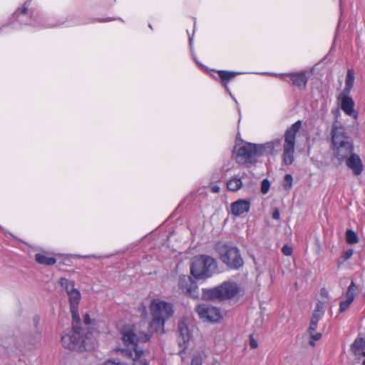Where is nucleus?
<instances>
[{
	"label": "nucleus",
	"instance_id": "obj_47",
	"mask_svg": "<svg viewBox=\"0 0 365 365\" xmlns=\"http://www.w3.org/2000/svg\"><path fill=\"white\" fill-rule=\"evenodd\" d=\"M192 38H189V41H190V44H191V43H192Z\"/></svg>",
	"mask_w": 365,
	"mask_h": 365
},
{
	"label": "nucleus",
	"instance_id": "obj_16",
	"mask_svg": "<svg viewBox=\"0 0 365 365\" xmlns=\"http://www.w3.org/2000/svg\"><path fill=\"white\" fill-rule=\"evenodd\" d=\"M239 73L234 71H228L221 70L218 71L219 77L222 81V86L225 87L226 91L230 93V89L227 86V83L230 81L234 79Z\"/></svg>",
	"mask_w": 365,
	"mask_h": 365
},
{
	"label": "nucleus",
	"instance_id": "obj_41",
	"mask_svg": "<svg viewBox=\"0 0 365 365\" xmlns=\"http://www.w3.org/2000/svg\"><path fill=\"white\" fill-rule=\"evenodd\" d=\"M250 345L252 349H256L258 346V344L256 340L252 337L250 338Z\"/></svg>",
	"mask_w": 365,
	"mask_h": 365
},
{
	"label": "nucleus",
	"instance_id": "obj_33",
	"mask_svg": "<svg viewBox=\"0 0 365 365\" xmlns=\"http://www.w3.org/2000/svg\"><path fill=\"white\" fill-rule=\"evenodd\" d=\"M354 251L352 249H349L346 251H345L341 256L343 262L349 259L352 257Z\"/></svg>",
	"mask_w": 365,
	"mask_h": 365
},
{
	"label": "nucleus",
	"instance_id": "obj_25",
	"mask_svg": "<svg viewBox=\"0 0 365 365\" xmlns=\"http://www.w3.org/2000/svg\"><path fill=\"white\" fill-rule=\"evenodd\" d=\"M346 240L349 245H354L359 242L356 233L352 230H347L346 232Z\"/></svg>",
	"mask_w": 365,
	"mask_h": 365
},
{
	"label": "nucleus",
	"instance_id": "obj_46",
	"mask_svg": "<svg viewBox=\"0 0 365 365\" xmlns=\"http://www.w3.org/2000/svg\"><path fill=\"white\" fill-rule=\"evenodd\" d=\"M360 355H362L363 356H365V349H363L362 351H361V354Z\"/></svg>",
	"mask_w": 365,
	"mask_h": 365
},
{
	"label": "nucleus",
	"instance_id": "obj_22",
	"mask_svg": "<svg viewBox=\"0 0 365 365\" xmlns=\"http://www.w3.org/2000/svg\"><path fill=\"white\" fill-rule=\"evenodd\" d=\"M59 284L64 288L67 294L73 292V290H76L75 288V283L73 281L69 280L65 277H61L59 279Z\"/></svg>",
	"mask_w": 365,
	"mask_h": 365
},
{
	"label": "nucleus",
	"instance_id": "obj_5",
	"mask_svg": "<svg viewBox=\"0 0 365 365\" xmlns=\"http://www.w3.org/2000/svg\"><path fill=\"white\" fill-rule=\"evenodd\" d=\"M220 261L231 270H239L244 266V259L238 247L231 242H218L215 246Z\"/></svg>",
	"mask_w": 365,
	"mask_h": 365
},
{
	"label": "nucleus",
	"instance_id": "obj_31",
	"mask_svg": "<svg viewBox=\"0 0 365 365\" xmlns=\"http://www.w3.org/2000/svg\"><path fill=\"white\" fill-rule=\"evenodd\" d=\"M269 187H270L269 181L267 179L263 180L262 182V185H261V192L263 194H266L268 192Z\"/></svg>",
	"mask_w": 365,
	"mask_h": 365
},
{
	"label": "nucleus",
	"instance_id": "obj_27",
	"mask_svg": "<svg viewBox=\"0 0 365 365\" xmlns=\"http://www.w3.org/2000/svg\"><path fill=\"white\" fill-rule=\"evenodd\" d=\"M354 299L349 297H346V300L341 301L339 303V313L345 312L353 302Z\"/></svg>",
	"mask_w": 365,
	"mask_h": 365
},
{
	"label": "nucleus",
	"instance_id": "obj_37",
	"mask_svg": "<svg viewBox=\"0 0 365 365\" xmlns=\"http://www.w3.org/2000/svg\"><path fill=\"white\" fill-rule=\"evenodd\" d=\"M322 316L323 315L322 313H317L314 312L312 313L310 322L318 323L319 320L322 319Z\"/></svg>",
	"mask_w": 365,
	"mask_h": 365
},
{
	"label": "nucleus",
	"instance_id": "obj_21",
	"mask_svg": "<svg viewBox=\"0 0 365 365\" xmlns=\"http://www.w3.org/2000/svg\"><path fill=\"white\" fill-rule=\"evenodd\" d=\"M242 186L241 178L234 177L227 182V187L229 190L236 192L239 190Z\"/></svg>",
	"mask_w": 365,
	"mask_h": 365
},
{
	"label": "nucleus",
	"instance_id": "obj_35",
	"mask_svg": "<svg viewBox=\"0 0 365 365\" xmlns=\"http://www.w3.org/2000/svg\"><path fill=\"white\" fill-rule=\"evenodd\" d=\"M292 247L287 245H284L282 248V252L285 256H290L292 254Z\"/></svg>",
	"mask_w": 365,
	"mask_h": 365
},
{
	"label": "nucleus",
	"instance_id": "obj_26",
	"mask_svg": "<svg viewBox=\"0 0 365 365\" xmlns=\"http://www.w3.org/2000/svg\"><path fill=\"white\" fill-rule=\"evenodd\" d=\"M358 289L356 284L353 280H351L350 284L348 287L347 291H346V297L351 298L354 300L356 292Z\"/></svg>",
	"mask_w": 365,
	"mask_h": 365
},
{
	"label": "nucleus",
	"instance_id": "obj_10",
	"mask_svg": "<svg viewBox=\"0 0 365 365\" xmlns=\"http://www.w3.org/2000/svg\"><path fill=\"white\" fill-rule=\"evenodd\" d=\"M195 312L203 321L210 322H219L222 319L220 310L213 306L199 304L195 308Z\"/></svg>",
	"mask_w": 365,
	"mask_h": 365
},
{
	"label": "nucleus",
	"instance_id": "obj_12",
	"mask_svg": "<svg viewBox=\"0 0 365 365\" xmlns=\"http://www.w3.org/2000/svg\"><path fill=\"white\" fill-rule=\"evenodd\" d=\"M177 334L178 344L181 351H185L190 340V333L188 327L184 322H179Z\"/></svg>",
	"mask_w": 365,
	"mask_h": 365
},
{
	"label": "nucleus",
	"instance_id": "obj_19",
	"mask_svg": "<svg viewBox=\"0 0 365 365\" xmlns=\"http://www.w3.org/2000/svg\"><path fill=\"white\" fill-rule=\"evenodd\" d=\"M354 82V71L351 69L347 71L346 80H345V88L343 91L342 94H349L351 88H353Z\"/></svg>",
	"mask_w": 365,
	"mask_h": 365
},
{
	"label": "nucleus",
	"instance_id": "obj_34",
	"mask_svg": "<svg viewBox=\"0 0 365 365\" xmlns=\"http://www.w3.org/2000/svg\"><path fill=\"white\" fill-rule=\"evenodd\" d=\"M138 341L148 342L150 341V339L151 338V334H148V333H143V334H141L140 336H138Z\"/></svg>",
	"mask_w": 365,
	"mask_h": 365
},
{
	"label": "nucleus",
	"instance_id": "obj_7",
	"mask_svg": "<svg viewBox=\"0 0 365 365\" xmlns=\"http://www.w3.org/2000/svg\"><path fill=\"white\" fill-rule=\"evenodd\" d=\"M152 321L150 326L155 331L163 330L165 322L174 314L172 304L154 299L150 304Z\"/></svg>",
	"mask_w": 365,
	"mask_h": 365
},
{
	"label": "nucleus",
	"instance_id": "obj_2",
	"mask_svg": "<svg viewBox=\"0 0 365 365\" xmlns=\"http://www.w3.org/2000/svg\"><path fill=\"white\" fill-rule=\"evenodd\" d=\"M236 145L233 152L235 154L237 163L249 167L257 162L258 158L264 155L272 154L274 150L273 142H267L264 144H255L249 142H243L242 145L237 148Z\"/></svg>",
	"mask_w": 365,
	"mask_h": 365
},
{
	"label": "nucleus",
	"instance_id": "obj_15",
	"mask_svg": "<svg viewBox=\"0 0 365 365\" xmlns=\"http://www.w3.org/2000/svg\"><path fill=\"white\" fill-rule=\"evenodd\" d=\"M354 101L349 96V94H343L341 101V108L348 115L352 116L354 118L358 117V113L354 110Z\"/></svg>",
	"mask_w": 365,
	"mask_h": 365
},
{
	"label": "nucleus",
	"instance_id": "obj_18",
	"mask_svg": "<svg viewBox=\"0 0 365 365\" xmlns=\"http://www.w3.org/2000/svg\"><path fill=\"white\" fill-rule=\"evenodd\" d=\"M351 351L356 356H360L361 351L365 349V339L363 337H356L350 348Z\"/></svg>",
	"mask_w": 365,
	"mask_h": 365
},
{
	"label": "nucleus",
	"instance_id": "obj_6",
	"mask_svg": "<svg viewBox=\"0 0 365 365\" xmlns=\"http://www.w3.org/2000/svg\"><path fill=\"white\" fill-rule=\"evenodd\" d=\"M239 292L236 282L226 281L214 288L202 289L201 299L205 301H224L232 299Z\"/></svg>",
	"mask_w": 365,
	"mask_h": 365
},
{
	"label": "nucleus",
	"instance_id": "obj_29",
	"mask_svg": "<svg viewBox=\"0 0 365 365\" xmlns=\"http://www.w3.org/2000/svg\"><path fill=\"white\" fill-rule=\"evenodd\" d=\"M310 336V340H309V345L312 346H315V341H318L322 337V334L319 332H314L313 334H309Z\"/></svg>",
	"mask_w": 365,
	"mask_h": 365
},
{
	"label": "nucleus",
	"instance_id": "obj_45",
	"mask_svg": "<svg viewBox=\"0 0 365 365\" xmlns=\"http://www.w3.org/2000/svg\"><path fill=\"white\" fill-rule=\"evenodd\" d=\"M33 321H34V325L35 327H37V325L39 323V321H40V318L38 316L36 315L34 319H33Z\"/></svg>",
	"mask_w": 365,
	"mask_h": 365
},
{
	"label": "nucleus",
	"instance_id": "obj_13",
	"mask_svg": "<svg viewBox=\"0 0 365 365\" xmlns=\"http://www.w3.org/2000/svg\"><path fill=\"white\" fill-rule=\"evenodd\" d=\"M120 334L121 339L125 345H132L134 349L137 348L138 338L131 327L128 326L123 327L120 330Z\"/></svg>",
	"mask_w": 365,
	"mask_h": 365
},
{
	"label": "nucleus",
	"instance_id": "obj_43",
	"mask_svg": "<svg viewBox=\"0 0 365 365\" xmlns=\"http://www.w3.org/2000/svg\"><path fill=\"white\" fill-rule=\"evenodd\" d=\"M83 322L86 325H88L91 323V318L88 314H86L83 316Z\"/></svg>",
	"mask_w": 365,
	"mask_h": 365
},
{
	"label": "nucleus",
	"instance_id": "obj_9",
	"mask_svg": "<svg viewBox=\"0 0 365 365\" xmlns=\"http://www.w3.org/2000/svg\"><path fill=\"white\" fill-rule=\"evenodd\" d=\"M197 281L192 275H180L178 279V286L180 290L187 297L198 299L200 292Z\"/></svg>",
	"mask_w": 365,
	"mask_h": 365
},
{
	"label": "nucleus",
	"instance_id": "obj_38",
	"mask_svg": "<svg viewBox=\"0 0 365 365\" xmlns=\"http://www.w3.org/2000/svg\"><path fill=\"white\" fill-rule=\"evenodd\" d=\"M318 323L310 322L309 327L308 328V332L309 334H313L316 331L317 329Z\"/></svg>",
	"mask_w": 365,
	"mask_h": 365
},
{
	"label": "nucleus",
	"instance_id": "obj_4",
	"mask_svg": "<svg viewBox=\"0 0 365 365\" xmlns=\"http://www.w3.org/2000/svg\"><path fill=\"white\" fill-rule=\"evenodd\" d=\"M217 262L212 257L200 255L192 258L190 264V275L196 280H206L217 272Z\"/></svg>",
	"mask_w": 365,
	"mask_h": 365
},
{
	"label": "nucleus",
	"instance_id": "obj_1",
	"mask_svg": "<svg viewBox=\"0 0 365 365\" xmlns=\"http://www.w3.org/2000/svg\"><path fill=\"white\" fill-rule=\"evenodd\" d=\"M331 135L334 157L339 163L346 160L347 167L353 173L356 175H360L364 170L362 161L359 155L353 153V139L339 120L333 123Z\"/></svg>",
	"mask_w": 365,
	"mask_h": 365
},
{
	"label": "nucleus",
	"instance_id": "obj_23",
	"mask_svg": "<svg viewBox=\"0 0 365 365\" xmlns=\"http://www.w3.org/2000/svg\"><path fill=\"white\" fill-rule=\"evenodd\" d=\"M70 307H78L81 300V293L79 290H73L72 292L68 294Z\"/></svg>",
	"mask_w": 365,
	"mask_h": 365
},
{
	"label": "nucleus",
	"instance_id": "obj_48",
	"mask_svg": "<svg viewBox=\"0 0 365 365\" xmlns=\"http://www.w3.org/2000/svg\"><path fill=\"white\" fill-rule=\"evenodd\" d=\"M362 365H365V359L363 361Z\"/></svg>",
	"mask_w": 365,
	"mask_h": 365
},
{
	"label": "nucleus",
	"instance_id": "obj_42",
	"mask_svg": "<svg viewBox=\"0 0 365 365\" xmlns=\"http://www.w3.org/2000/svg\"><path fill=\"white\" fill-rule=\"evenodd\" d=\"M210 190L214 193H218L220 191V187L218 185H212L211 187H210Z\"/></svg>",
	"mask_w": 365,
	"mask_h": 365
},
{
	"label": "nucleus",
	"instance_id": "obj_28",
	"mask_svg": "<svg viewBox=\"0 0 365 365\" xmlns=\"http://www.w3.org/2000/svg\"><path fill=\"white\" fill-rule=\"evenodd\" d=\"M293 178L291 174H286L284 177L283 187L284 190H289L292 187Z\"/></svg>",
	"mask_w": 365,
	"mask_h": 365
},
{
	"label": "nucleus",
	"instance_id": "obj_32",
	"mask_svg": "<svg viewBox=\"0 0 365 365\" xmlns=\"http://www.w3.org/2000/svg\"><path fill=\"white\" fill-rule=\"evenodd\" d=\"M202 358L200 354L194 355L192 361L191 365H202Z\"/></svg>",
	"mask_w": 365,
	"mask_h": 365
},
{
	"label": "nucleus",
	"instance_id": "obj_24",
	"mask_svg": "<svg viewBox=\"0 0 365 365\" xmlns=\"http://www.w3.org/2000/svg\"><path fill=\"white\" fill-rule=\"evenodd\" d=\"M70 311L72 315V327L81 328L80 327L81 318L78 314V307H71Z\"/></svg>",
	"mask_w": 365,
	"mask_h": 365
},
{
	"label": "nucleus",
	"instance_id": "obj_20",
	"mask_svg": "<svg viewBox=\"0 0 365 365\" xmlns=\"http://www.w3.org/2000/svg\"><path fill=\"white\" fill-rule=\"evenodd\" d=\"M35 260L40 264H44L51 266L56 262V258L53 257H47L41 253H36L35 255Z\"/></svg>",
	"mask_w": 365,
	"mask_h": 365
},
{
	"label": "nucleus",
	"instance_id": "obj_17",
	"mask_svg": "<svg viewBox=\"0 0 365 365\" xmlns=\"http://www.w3.org/2000/svg\"><path fill=\"white\" fill-rule=\"evenodd\" d=\"M134 358L133 359V365H149V361L145 358L146 352L142 350L138 349V348L133 349Z\"/></svg>",
	"mask_w": 365,
	"mask_h": 365
},
{
	"label": "nucleus",
	"instance_id": "obj_30",
	"mask_svg": "<svg viewBox=\"0 0 365 365\" xmlns=\"http://www.w3.org/2000/svg\"><path fill=\"white\" fill-rule=\"evenodd\" d=\"M120 354L128 358V359H130L133 360V359L134 358V354H133V350L130 349H120Z\"/></svg>",
	"mask_w": 365,
	"mask_h": 365
},
{
	"label": "nucleus",
	"instance_id": "obj_39",
	"mask_svg": "<svg viewBox=\"0 0 365 365\" xmlns=\"http://www.w3.org/2000/svg\"><path fill=\"white\" fill-rule=\"evenodd\" d=\"M272 218L274 220H279L280 217V212L278 208H274L272 212Z\"/></svg>",
	"mask_w": 365,
	"mask_h": 365
},
{
	"label": "nucleus",
	"instance_id": "obj_14",
	"mask_svg": "<svg viewBox=\"0 0 365 365\" xmlns=\"http://www.w3.org/2000/svg\"><path fill=\"white\" fill-rule=\"evenodd\" d=\"M250 201L248 200H237L230 205L232 214L235 216H240L245 212H248L250 209Z\"/></svg>",
	"mask_w": 365,
	"mask_h": 365
},
{
	"label": "nucleus",
	"instance_id": "obj_8",
	"mask_svg": "<svg viewBox=\"0 0 365 365\" xmlns=\"http://www.w3.org/2000/svg\"><path fill=\"white\" fill-rule=\"evenodd\" d=\"M302 127L300 120L293 123L287 129L284 133V143L283 145L282 160L284 164L289 165L294 161V153L296 143V134Z\"/></svg>",
	"mask_w": 365,
	"mask_h": 365
},
{
	"label": "nucleus",
	"instance_id": "obj_44",
	"mask_svg": "<svg viewBox=\"0 0 365 365\" xmlns=\"http://www.w3.org/2000/svg\"><path fill=\"white\" fill-rule=\"evenodd\" d=\"M28 11V5H27V1L24 3V6L22 7L21 10V13L22 14H26Z\"/></svg>",
	"mask_w": 365,
	"mask_h": 365
},
{
	"label": "nucleus",
	"instance_id": "obj_3",
	"mask_svg": "<svg viewBox=\"0 0 365 365\" xmlns=\"http://www.w3.org/2000/svg\"><path fill=\"white\" fill-rule=\"evenodd\" d=\"M63 346L69 350L83 351L93 349L96 340L92 337V333L83 334L81 328L72 327V330L61 336Z\"/></svg>",
	"mask_w": 365,
	"mask_h": 365
},
{
	"label": "nucleus",
	"instance_id": "obj_36",
	"mask_svg": "<svg viewBox=\"0 0 365 365\" xmlns=\"http://www.w3.org/2000/svg\"><path fill=\"white\" fill-rule=\"evenodd\" d=\"M324 304L322 302H319L317 303L314 312L317 313H322V315L324 314Z\"/></svg>",
	"mask_w": 365,
	"mask_h": 365
},
{
	"label": "nucleus",
	"instance_id": "obj_11",
	"mask_svg": "<svg viewBox=\"0 0 365 365\" xmlns=\"http://www.w3.org/2000/svg\"><path fill=\"white\" fill-rule=\"evenodd\" d=\"M279 76L285 81H287L286 77H289L293 86L297 87L299 90L306 88L309 78L307 76V71H302L289 73H280Z\"/></svg>",
	"mask_w": 365,
	"mask_h": 365
},
{
	"label": "nucleus",
	"instance_id": "obj_40",
	"mask_svg": "<svg viewBox=\"0 0 365 365\" xmlns=\"http://www.w3.org/2000/svg\"><path fill=\"white\" fill-rule=\"evenodd\" d=\"M320 295L322 297L327 298V299H329V292L327 290V289L324 288V287L321 289V290H320Z\"/></svg>",
	"mask_w": 365,
	"mask_h": 365
}]
</instances>
